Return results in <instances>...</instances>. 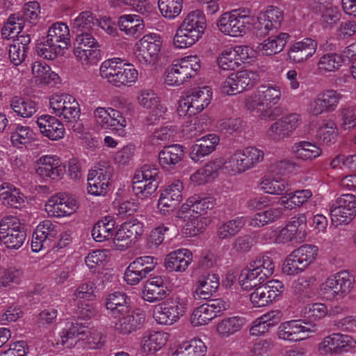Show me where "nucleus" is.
Masks as SVG:
<instances>
[{
	"instance_id": "obj_1",
	"label": "nucleus",
	"mask_w": 356,
	"mask_h": 356,
	"mask_svg": "<svg viewBox=\"0 0 356 356\" xmlns=\"http://www.w3.org/2000/svg\"><path fill=\"white\" fill-rule=\"evenodd\" d=\"M201 67L196 56H188L175 60L165 70L164 83L172 87H178L194 78Z\"/></svg>"
},
{
	"instance_id": "obj_2",
	"label": "nucleus",
	"mask_w": 356,
	"mask_h": 356,
	"mask_svg": "<svg viewBox=\"0 0 356 356\" xmlns=\"http://www.w3.org/2000/svg\"><path fill=\"white\" fill-rule=\"evenodd\" d=\"M280 86L275 84L267 83L259 86L250 95L245 98V107L251 111H259L266 108L261 115V118H270L272 113L268 111L273 106L276 105L281 98Z\"/></svg>"
},
{
	"instance_id": "obj_3",
	"label": "nucleus",
	"mask_w": 356,
	"mask_h": 356,
	"mask_svg": "<svg viewBox=\"0 0 356 356\" xmlns=\"http://www.w3.org/2000/svg\"><path fill=\"white\" fill-rule=\"evenodd\" d=\"M205 23L202 11L196 10L189 13L177 31L174 44H195L204 31Z\"/></svg>"
},
{
	"instance_id": "obj_4",
	"label": "nucleus",
	"mask_w": 356,
	"mask_h": 356,
	"mask_svg": "<svg viewBox=\"0 0 356 356\" xmlns=\"http://www.w3.org/2000/svg\"><path fill=\"white\" fill-rule=\"evenodd\" d=\"M188 296L185 293L175 294L156 306L154 318L161 325H172L186 312Z\"/></svg>"
},
{
	"instance_id": "obj_5",
	"label": "nucleus",
	"mask_w": 356,
	"mask_h": 356,
	"mask_svg": "<svg viewBox=\"0 0 356 356\" xmlns=\"http://www.w3.org/2000/svg\"><path fill=\"white\" fill-rule=\"evenodd\" d=\"M23 14L11 15L1 29V35L5 38H14L19 34L24 26V22L35 24L40 13V6L37 1L26 3L23 7Z\"/></svg>"
},
{
	"instance_id": "obj_6",
	"label": "nucleus",
	"mask_w": 356,
	"mask_h": 356,
	"mask_svg": "<svg viewBox=\"0 0 356 356\" xmlns=\"http://www.w3.org/2000/svg\"><path fill=\"white\" fill-rule=\"evenodd\" d=\"M159 168L153 164H145L136 171L132 185L134 193L140 199L153 194L159 186Z\"/></svg>"
},
{
	"instance_id": "obj_7",
	"label": "nucleus",
	"mask_w": 356,
	"mask_h": 356,
	"mask_svg": "<svg viewBox=\"0 0 356 356\" xmlns=\"http://www.w3.org/2000/svg\"><path fill=\"white\" fill-rule=\"evenodd\" d=\"M290 162L286 160L276 161L271 164L268 168V173L262 177L259 183V188L266 193L271 195H282L289 190V181L280 177H275L273 173L282 174Z\"/></svg>"
},
{
	"instance_id": "obj_8",
	"label": "nucleus",
	"mask_w": 356,
	"mask_h": 356,
	"mask_svg": "<svg viewBox=\"0 0 356 356\" xmlns=\"http://www.w3.org/2000/svg\"><path fill=\"white\" fill-rule=\"evenodd\" d=\"M93 118L97 127L112 130L119 136H126L127 122L118 110L111 107H98L93 111Z\"/></svg>"
},
{
	"instance_id": "obj_9",
	"label": "nucleus",
	"mask_w": 356,
	"mask_h": 356,
	"mask_svg": "<svg viewBox=\"0 0 356 356\" xmlns=\"http://www.w3.org/2000/svg\"><path fill=\"white\" fill-rule=\"evenodd\" d=\"M332 222L336 225L349 223L356 215V197L347 193L339 196L330 205Z\"/></svg>"
},
{
	"instance_id": "obj_10",
	"label": "nucleus",
	"mask_w": 356,
	"mask_h": 356,
	"mask_svg": "<svg viewBox=\"0 0 356 356\" xmlns=\"http://www.w3.org/2000/svg\"><path fill=\"white\" fill-rule=\"evenodd\" d=\"M258 74L250 70L232 73L221 84V92L227 95H234L253 87L258 81Z\"/></svg>"
},
{
	"instance_id": "obj_11",
	"label": "nucleus",
	"mask_w": 356,
	"mask_h": 356,
	"mask_svg": "<svg viewBox=\"0 0 356 356\" xmlns=\"http://www.w3.org/2000/svg\"><path fill=\"white\" fill-rule=\"evenodd\" d=\"M229 307V302L221 298L211 300L193 310L191 316V323L194 326L207 325Z\"/></svg>"
},
{
	"instance_id": "obj_12",
	"label": "nucleus",
	"mask_w": 356,
	"mask_h": 356,
	"mask_svg": "<svg viewBox=\"0 0 356 356\" xmlns=\"http://www.w3.org/2000/svg\"><path fill=\"white\" fill-rule=\"evenodd\" d=\"M250 22L249 16L241 15L235 10L222 14L218 21V26L222 33L232 37H238L246 32V25Z\"/></svg>"
},
{
	"instance_id": "obj_13",
	"label": "nucleus",
	"mask_w": 356,
	"mask_h": 356,
	"mask_svg": "<svg viewBox=\"0 0 356 356\" xmlns=\"http://www.w3.org/2000/svg\"><path fill=\"white\" fill-rule=\"evenodd\" d=\"M284 18L283 11L275 6H268L265 11L261 12L254 23V34L259 40L267 35L269 31L277 29Z\"/></svg>"
},
{
	"instance_id": "obj_14",
	"label": "nucleus",
	"mask_w": 356,
	"mask_h": 356,
	"mask_svg": "<svg viewBox=\"0 0 356 356\" xmlns=\"http://www.w3.org/2000/svg\"><path fill=\"white\" fill-rule=\"evenodd\" d=\"M316 331L315 325H308L300 320H291L282 323L277 331L278 339L298 341L305 339L308 334Z\"/></svg>"
},
{
	"instance_id": "obj_15",
	"label": "nucleus",
	"mask_w": 356,
	"mask_h": 356,
	"mask_svg": "<svg viewBox=\"0 0 356 356\" xmlns=\"http://www.w3.org/2000/svg\"><path fill=\"white\" fill-rule=\"evenodd\" d=\"M307 218L305 215L293 217L286 226L282 229H268L264 237L271 242L281 244L293 241L300 232L301 226L306 223Z\"/></svg>"
},
{
	"instance_id": "obj_16",
	"label": "nucleus",
	"mask_w": 356,
	"mask_h": 356,
	"mask_svg": "<svg viewBox=\"0 0 356 356\" xmlns=\"http://www.w3.org/2000/svg\"><path fill=\"white\" fill-rule=\"evenodd\" d=\"M113 169L109 166L97 167L89 171L88 192L93 195H104L108 191Z\"/></svg>"
},
{
	"instance_id": "obj_17",
	"label": "nucleus",
	"mask_w": 356,
	"mask_h": 356,
	"mask_svg": "<svg viewBox=\"0 0 356 356\" xmlns=\"http://www.w3.org/2000/svg\"><path fill=\"white\" fill-rule=\"evenodd\" d=\"M283 290V284L278 280L268 281L266 284L257 287L250 296L254 307H261L275 300Z\"/></svg>"
},
{
	"instance_id": "obj_18",
	"label": "nucleus",
	"mask_w": 356,
	"mask_h": 356,
	"mask_svg": "<svg viewBox=\"0 0 356 356\" xmlns=\"http://www.w3.org/2000/svg\"><path fill=\"white\" fill-rule=\"evenodd\" d=\"M213 92L209 86L194 88L191 94L186 96L185 102L180 103V107H186V113L189 115L200 113L211 103Z\"/></svg>"
},
{
	"instance_id": "obj_19",
	"label": "nucleus",
	"mask_w": 356,
	"mask_h": 356,
	"mask_svg": "<svg viewBox=\"0 0 356 356\" xmlns=\"http://www.w3.org/2000/svg\"><path fill=\"white\" fill-rule=\"evenodd\" d=\"M143 233L140 222L132 220L124 222L116 232L113 243L116 249L123 250L136 242L138 237Z\"/></svg>"
},
{
	"instance_id": "obj_20",
	"label": "nucleus",
	"mask_w": 356,
	"mask_h": 356,
	"mask_svg": "<svg viewBox=\"0 0 356 356\" xmlns=\"http://www.w3.org/2000/svg\"><path fill=\"white\" fill-rule=\"evenodd\" d=\"M115 319L114 327L116 332L122 334H128L140 329L145 322V314L143 312L137 309L131 311L127 309L126 314H120Z\"/></svg>"
},
{
	"instance_id": "obj_21",
	"label": "nucleus",
	"mask_w": 356,
	"mask_h": 356,
	"mask_svg": "<svg viewBox=\"0 0 356 356\" xmlns=\"http://www.w3.org/2000/svg\"><path fill=\"white\" fill-rule=\"evenodd\" d=\"M57 226L51 220L41 222L35 228L31 241V248L38 252L42 249L49 248L54 238L57 236Z\"/></svg>"
},
{
	"instance_id": "obj_22",
	"label": "nucleus",
	"mask_w": 356,
	"mask_h": 356,
	"mask_svg": "<svg viewBox=\"0 0 356 356\" xmlns=\"http://www.w3.org/2000/svg\"><path fill=\"white\" fill-rule=\"evenodd\" d=\"M167 46H134L133 54L137 61L143 65H154L161 59L171 57Z\"/></svg>"
},
{
	"instance_id": "obj_23",
	"label": "nucleus",
	"mask_w": 356,
	"mask_h": 356,
	"mask_svg": "<svg viewBox=\"0 0 356 356\" xmlns=\"http://www.w3.org/2000/svg\"><path fill=\"white\" fill-rule=\"evenodd\" d=\"M64 169L57 156L44 155L36 163L35 172L42 178L57 179L63 175Z\"/></svg>"
},
{
	"instance_id": "obj_24",
	"label": "nucleus",
	"mask_w": 356,
	"mask_h": 356,
	"mask_svg": "<svg viewBox=\"0 0 356 356\" xmlns=\"http://www.w3.org/2000/svg\"><path fill=\"white\" fill-rule=\"evenodd\" d=\"M36 124L40 133L49 140H58L65 136L63 124L54 116L42 115L37 118Z\"/></svg>"
},
{
	"instance_id": "obj_25",
	"label": "nucleus",
	"mask_w": 356,
	"mask_h": 356,
	"mask_svg": "<svg viewBox=\"0 0 356 356\" xmlns=\"http://www.w3.org/2000/svg\"><path fill=\"white\" fill-rule=\"evenodd\" d=\"M168 338L167 332L146 330L140 338V349L143 353L154 354L165 346Z\"/></svg>"
},
{
	"instance_id": "obj_26",
	"label": "nucleus",
	"mask_w": 356,
	"mask_h": 356,
	"mask_svg": "<svg viewBox=\"0 0 356 356\" xmlns=\"http://www.w3.org/2000/svg\"><path fill=\"white\" fill-rule=\"evenodd\" d=\"M122 60L114 58L104 60L99 69L100 76L116 88L124 87L122 72Z\"/></svg>"
},
{
	"instance_id": "obj_27",
	"label": "nucleus",
	"mask_w": 356,
	"mask_h": 356,
	"mask_svg": "<svg viewBox=\"0 0 356 356\" xmlns=\"http://www.w3.org/2000/svg\"><path fill=\"white\" fill-rule=\"evenodd\" d=\"M220 142L219 137L215 134H207L197 140L191 146L190 157L193 161H197L215 151Z\"/></svg>"
},
{
	"instance_id": "obj_28",
	"label": "nucleus",
	"mask_w": 356,
	"mask_h": 356,
	"mask_svg": "<svg viewBox=\"0 0 356 356\" xmlns=\"http://www.w3.org/2000/svg\"><path fill=\"white\" fill-rule=\"evenodd\" d=\"M314 0L316 6H313V10L320 15V22L325 28H332L341 19V12L337 6L325 1Z\"/></svg>"
},
{
	"instance_id": "obj_29",
	"label": "nucleus",
	"mask_w": 356,
	"mask_h": 356,
	"mask_svg": "<svg viewBox=\"0 0 356 356\" xmlns=\"http://www.w3.org/2000/svg\"><path fill=\"white\" fill-rule=\"evenodd\" d=\"M220 285V277L212 273L202 275L196 284L194 298L196 300H207L216 293Z\"/></svg>"
},
{
	"instance_id": "obj_30",
	"label": "nucleus",
	"mask_w": 356,
	"mask_h": 356,
	"mask_svg": "<svg viewBox=\"0 0 356 356\" xmlns=\"http://www.w3.org/2000/svg\"><path fill=\"white\" fill-rule=\"evenodd\" d=\"M192 261V252L188 249L181 248L167 255L165 259V266L172 272H184Z\"/></svg>"
},
{
	"instance_id": "obj_31",
	"label": "nucleus",
	"mask_w": 356,
	"mask_h": 356,
	"mask_svg": "<svg viewBox=\"0 0 356 356\" xmlns=\"http://www.w3.org/2000/svg\"><path fill=\"white\" fill-rule=\"evenodd\" d=\"M106 308L111 317H118L130 309L129 298L123 292L116 291L109 294L106 299Z\"/></svg>"
},
{
	"instance_id": "obj_32",
	"label": "nucleus",
	"mask_w": 356,
	"mask_h": 356,
	"mask_svg": "<svg viewBox=\"0 0 356 356\" xmlns=\"http://www.w3.org/2000/svg\"><path fill=\"white\" fill-rule=\"evenodd\" d=\"M89 331V327L79 323H72L68 327L63 330L60 334L59 342L66 348L74 346L76 343V339L83 340Z\"/></svg>"
},
{
	"instance_id": "obj_33",
	"label": "nucleus",
	"mask_w": 356,
	"mask_h": 356,
	"mask_svg": "<svg viewBox=\"0 0 356 356\" xmlns=\"http://www.w3.org/2000/svg\"><path fill=\"white\" fill-rule=\"evenodd\" d=\"M64 106L65 107H63V110L60 112L58 117L63 118L65 121L68 123H75L72 129L74 131L81 132L83 129V125L77 122L81 113V109L78 102L74 97L70 95Z\"/></svg>"
},
{
	"instance_id": "obj_34",
	"label": "nucleus",
	"mask_w": 356,
	"mask_h": 356,
	"mask_svg": "<svg viewBox=\"0 0 356 356\" xmlns=\"http://www.w3.org/2000/svg\"><path fill=\"white\" fill-rule=\"evenodd\" d=\"M221 168V159L212 161L194 172L191 181L196 185L204 184L213 179Z\"/></svg>"
},
{
	"instance_id": "obj_35",
	"label": "nucleus",
	"mask_w": 356,
	"mask_h": 356,
	"mask_svg": "<svg viewBox=\"0 0 356 356\" xmlns=\"http://www.w3.org/2000/svg\"><path fill=\"white\" fill-rule=\"evenodd\" d=\"M291 151L296 158L303 161L316 159L322 154V149L318 145L305 140L296 143L292 146Z\"/></svg>"
},
{
	"instance_id": "obj_36",
	"label": "nucleus",
	"mask_w": 356,
	"mask_h": 356,
	"mask_svg": "<svg viewBox=\"0 0 356 356\" xmlns=\"http://www.w3.org/2000/svg\"><path fill=\"white\" fill-rule=\"evenodd\" d=\"M184 155V149L181 145L175 144L165 146L159 152V163L163 168L175 166L182 160Z\"/></svg>"
},
{
	"instance_id": "obj_37",
	"label": "nucleus",
	"mask_w": 356,
	"mask_h": 356,
	"mask_svg": "<svg viewBox=\"0 0 356 356\" xmlns=\"http://www.w3.org/2000/svg\"><path fill=\"white\" fill-rule=\"evenodd\" d=\"M73 52L82 65H96L101 59V51L97 46H74Z\"/></svg>"
},
{
	"instance_id": "obj_38",
	"label": "nucleus",
	"mask_w": 356,
	"mask_h": 356,
	"mask_svg": "<svg viewBox=\"0 0 356 356\" xmlns=\"http://www.w3.org/2000/svg\"><path fill=\"white\" fill-rule=\"evenodd\" d=\"M339 133L336 123L331 119L325 120L318 128L316 138L322 145L330 146L337 140Z\"/></svg>"
},
{
	"instance_id": "obj_39",
	"label": "nucleus",
	"mask_w": 356,
	"mask_h": 356,
	"mask_svg": "<svg viewBox=\"0 0 356 356\" xmlns=\"http://www.w3.org/2000/svg\"><path fill=\"white\" fill-rule=\"evenodd\" d=\"M245 323V318L238 316L224 318L217 324L216 332L221 337H228L241 330Z\"/></svg>"
},
{
	"instance_id": "obj_40",
	"label": "nucleus",
	"mask_w": 356,
	"mask_h": 356,
	"mask_svg": "<svg viewBox=\"0 0 356 356\" xmlns=\"http://www.w3.org/2000/svg\"><path fill=\"white\" fill-rule=\"evenodd\" d=\"M48 44L56 43H70V34L69 27L63 22H57L51 25L47 32Z\"/></svg>"
},
{
	"instance_id": "obj_41",
	"label": "nucleus",
	"mask_w": 356,
	"mask_h": 356,
	"mask_svg": "<svg viewBox=\"0 0 356 356\" xmlns=\"http://www.w3.org/2000/svg\"><path fill=\"white\" fill-rule=\"evenodd\" d=\"M115 221L111 216H106L95 224L92 236L97 242L108 240L113 235Z\"/></svg>"
},
{
	"instance_id": "obj_42",
	"label": "nucleus",
	"mask_w": 356,
	"mask_h": 356,
	"mask_svg": "<svg viewBox=\"0 0 356 356\" xmlns=\"http://www.w3.org/2000/svg\"><path fill=\"white\" fill-rule=\"evenodd\" d=\"M266 279L261 277V273L252 263L243 269L239 276V282L243 289L245 290L251 289L263 283Z\"/></svg>"
},
{
	"instance_id": "obj_43",
	"label": "nucleus",
	"mask_w": 356,
	"mask_h": 356,
	"mask_svg": "<svg viewBox=\"0 0 356 356\" xmlns=\"http://www.w3.org/2000/svg\"><path fill=\"white\" fill-rule=\"evenodd\" d=\"M118 24L122 31L133 38H138L144 27L140 17L136 15L121 16L119 18Z\"/></svg>"
},
{
	"instance_id": "obj_44",
	"label": "nucleus",
	"mask_w": 356,
	"mask_h": 356,
	"mask_svg": "<svg viewBox=\"0 0 356 356\" xmlns=\"http://www.w3.org/2000/svg\"><path fill=\"white\" fill-rule=\"evenodd\" d=\"M245 226V218L236 217L222 223L218 228L217 236L219 239H229L236 236Z\"/></svg>"
},
{
	"instance_id": "obj_45",
	"label": "nucleus",
	"mask_w": 356,
	"mask_h": 356,
	"mask_svg": "<svg viewBox=\"0 0 356 356\" xmlns=\"http://www.w3.org/2000/svg\"><path fill=\"white\" fill-rule=\"evenodd\" d=\"M207 347L200 339H193L181 344L172 356H205Z\"/></svg>"
},
{
	"instance_id": "obj_46",
	"label": "nucleus",
	"mask_w": 356,
	"mask_h": 356,
	"mask_svg": "<svg viewBox=\"0 0 356 356\" xmlns=\"http://www.w3.org/2000/svg\"><path fill=\"white\" fill-rule=\"evenodd\" d=\"M13 111L19 116L29 118L37 111L35 103L19 96H14L10 100Z\"/></svg>"
},
{
	"instance_id": "obj_47",
	"label": "nucleus",
	"mask_w": 356,
	"mask_h": 356,
	"mask_svg": "<svg viewBox=\"0 0 356 356\" xmlns=\"http://www.w3.org/2000/svg\"><path fill=\"white\" fill-rule=\"evenodd\" d=\"M32 74L36 82L49 84L58 79L56 73L51 71V67L41 61H35L32 64Z\"/></svg>"
},
{
	"instance_id": "obj_48",
	"label": "nucleus",
	"mask_w": 356,
	"mask_h": 356,
	"mask_svg": "<svg viewBox=\"0 0 356 356\" xmlns=\"http://www.w3.org/2000/svg\"><path fill=\"white\" fill-rule=\"evenodd\" d=\"M238 152L247 170L254 168L264 160V152L254 147L238 149Z\"/></svg>"
},
{
	"instance_id": "obj_49",
	"label": "nucleus",
	"mask_w": 356,
	"mask_h": 356,
	"mask_svg": "<svg viewBox=\"0 0 356 356\" xmlns=\"http://www.w3.org/2000/svg\"><path fill=\"white\" fill-rule=\"evenodd\" d=\"M334 284L337 286V291L339 292L342 299L347 296L353 289L355 277L348 272L340 271L331 276Z\"/></svg>"
},
{
	"instance_id": "obj_50",
	"label": "nucleus",
	"mask_w": 356,
	"mask_h": 356,
	"mask_svg": "<svg viewBox=\"0 0 356 356\" xmlns=\"http://www.w3.org/2000/svg\"><path fill=\"white\" fill-rule=\"evenodd\" d=\"M0 200L5 205L13 208H20L24 203V195L17 188H0Z\"/></svg>"
},
{
	"instance_id": "obj_51",
	"label": "nucleus",
	"mask_w": 356,
	"mask_h": 356,
	"mask_svg": "<svg viewBox=\"0 0 356 356\" xmlns=\"http://www.w3.org/2000/svg\"><path fill=\"white\" fill-rule=\"evenodd\" d=\"M34 136V132L29 127L17 125L11 133L10 140L15 147L22 148L23 145L31 143Z\"/></svg>"
},
{
	"instance_id": "obj_52",
	"label": "nucleus",
	"mask_w": 356,
	"mask_h": 356,
	"mask_svg": "<svg viewBox=\"0 0 356 356\" xmlns=\"http://www.w3.org/2000/svg\"><path fill=\"white\" fill-rule=\"evenodd\" d=\"M312 197V192L309 189L298 190L288 194V197H282L280 204L286 209L300 207Z\"/></svg>"
},
{
	"instance_id": "obj_53",
	"label": "nucleus",
	"mask_w": 356,
	"mask_h": 356,
	"mask_svg": "<svg viewBox=\"0 0 356 356\" xmlns=\"http://www.w3.org/2000/svg\"><path fill=\"white\" fill-rule=\"evenodd\" d=\"M222 168L232 175H239L247 171L238 150L229 154L222 161Z\"/></svg>"
},
{
	"instance_id": "obj_54",
	"label": "nucleus",
	"mask_w": 356,
	"mask_h": 356,
	"mask_svg": "<svg viewBox=\"0 0 356 356\" xmlns=\"http://www.w3.org/2000/svg\"><path fill=\"white\" fill-rule=\"evenodd\" d=\"M186 224L184 226L183 233L188 237L195 236L201 233L205 227L204 218L199 215L192 214L184 216Z\"/></svg>"
},
{
	"instance_id": "obj_55",
	"label": "nucleus",
	"mask_w": 356,
	"mask_h": 356,
	"mask_svg": "<svg viewBox=\"0 0 356 356\" xmlns=\"http://www.w3.org/2000/svg\"><path fill=\"white\" fill-rule=\"evenodd\" d=\"M342 63L343 58L338 54H327L320 58L318 63V70L321 74L334 72L339 68Z\"/></svg>"
},
{
	"instance_id": "obj_56",
	"label": "nucleus",
	"mask_w": 356,
	"mask_h": 356,
	"mask_svg": "<svg viewBox=\"0 0 356 356\" xmlns=\"http://www.w3.org/2000/svg\"><path fill=\"white\" fill-rule=\"evenodd\" d=\"M189 203L192 212L202 216L208 210L212 209L216 204L215 198L212 197H200L194 195L189 197Z\"/></svg>"
},
{
	"instance_id": "obj_57",
	"label": "nucleus",
	"mask_w": 356,
	"mask_h": 356,
	"mask_svg": "<svg viewBox=\"0 0 356 356\" xmlns=\"http://www.w3.org/2000/svg\"><path fill=\"white\" fill-rule=\"evenodd\" d=\"M327 113L334 111L342 98V95L332 89L325 90L317 95Z\"/></svg>"
},
{
	"instance_id": "obj_58",
	"label": "nucleus",
	"mask_w": 356,
	"mask_h": 356,
	"mask_svg": "<svg viewBox=\"0 0 356 356\" xmlns=\"http://www.w3.org/2000/svg\"><path fill=\"white\" fill-rule=\"evenodd\" d=\"M182 0H159L158 6L162 15L168 19L178 16L182 9Z\"/></svg>"
},
{
	"instance_id": "obj_59",
	"label": "nucleus",
	"mask_w": 356,
	"mask_h": 356,
	"mask_svg": "<svg viewBox=\"0 0 356 356\" xmlns=\"http://www.w3.org/2000/svg\"><path fill=\"white\" fill-rule=\"evenodd\" d=\"M23 272L16 267L0 268V289L6 287L11 284H19L22 279Z\"/></svg>"
},
{
	"instance_id": "obj_60",
	"label": "nucleus",
	"mask_w": 356,
	"mask_h": 356,
	"mask_svg": "<svg viewBox=\"0 0 356 356\" xmlns=\"http://www.w3.org/2000/svg\"><path fill=\"white\" fill-rule=\"evenodd\" d=\"M293 252L300 258L302 264L307 268L315 261L318 253V248L314 245L305 244Z\"/></svg>"
},
{
	"instance_id": "obj_61",
	"label": "nucleus",
	"mask_w": 356,
	"mask_h": 356,
	"mask_svg": "<svg viewBox=\"0 0 356 356\" xmlns=\"http://www.w3.org/2000/svg\"><path fill=\"white\" fill-rule=\"evenodd\" d=\"M24 228L17 216H8L0 220V238L2 235H10L24 230Z\"/></svg>"
},
{
	"instance_id": "obj_62",
	"label": "nucleus",
	"mask_w": 356,
	"mask_h": 356,
	"mask_svg": "<svg viewBox=\"0 0 356 356\" xmlns=\"http://www.w3.org/2000/svg\"><path fill=\"white\" fill-rule=\"evenodd\" d=\"M131 264L138 273L146 277L155 268L157 259L152 256H143L136 258Z\"/></svg>"
},
{
	"instance_id": "obj_63",
	"label": "nucleus",
	"mask_w": 356,
	"mask_h": 356,
	"mask_svg": "<svg viewBox=\"0 0 356 356\" xmlns=\"http://www.w3.org/2000/svg\"><path fill=\"white\" fill-rule=\"evenodd\" d=\"M316 51V46H291L288 56L293 61L300 63L313 56Z\"/></svg>"
},
{
	"instance_id": "obj_64",
	"label": "nucleus",
	"mask_w": 356,
	"mask_h": 356,
	"mask_svg": "<svg viewBox=\"0 0 356 356\" xmlns=\"http://www.w3.org/2000/svg\"><path fill=\"white\" fill-rule=\"evenodd\" d=\"M307 268L293 251L282 264V272L288 275H294L302 272Z\"/></svg>"
}]
</instances>
